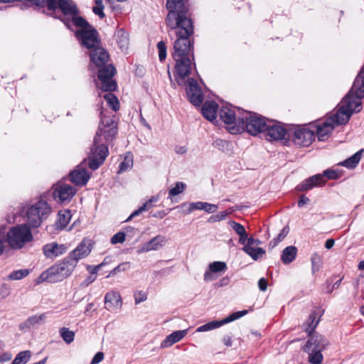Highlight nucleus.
<instances>
[{
	"instance_id": "473e14b6",
	"label": "nucleus",
	"mask_w": 364,
	"mask_h": 364,
	"mask_svg": "<svg viewBox=\"0 0 364 364\" xmlns=\"http://www.w3.org/2000/svg\"><path fill=\"white\" fill-rule=\"evenodd\" d=\"M363 149H360L348 159L339 163L338 164L345 166L348 168H354L358 164L361 159V154L363 152Z\"/></svg>"
},
{
	"instance_id": "393cba45",
	"label": "nucleus",
	"mask_w": 364,
	"mask_h": 364,
	"mask_svg": "<svg viewBox=\"0 0 364 364\" xmlns=\"http://www.w3.org/2000/svg\"><path fill=\"white\" fill-rule=\"evenodd\" d=\"M218 106L215 102H205L201 109L203 116L213 122L216 119Z\"/></svg>"
},
{
	"instance_id": "6ab92c4d",
	"label": "nucleus",
	"mask_w": 364,
	"mask_h": 364,
	"mask_svg": "<svg viewBox=\"0 0 364 364\" xmlns=\"http://www.w3.org/2000/svg\"><path fill=\"white\" fill-rule=\"evenodd\" d=\"M68 247L65 244H58L57 242H51L46 244L43 247L44 255L47 258L54 259L65 252H66Z\"/></svg>"
},
{
	"instance_id": "ddd939ff",
	"label": "nucleus",
	"mask_w": 364,
	"mask_h": 364,
	"mask_svg": "<svg viewBox=\"0 0 364 364\" xmlns=\"http://www.w3.org/2000/svg\"><path fill=\"white\" fill-rule=\"evenodd\" d=\"M247 313V310H242L234 312L221 321H212L199 326L196 329V331L204 332L218 328L224 324L228 323L245 316Z\"/></svg>"
},
{
	"instance_id": "37998d69",
	"label": "nucleus",
	"mask_w": 364,
	"mask_h": 364,
	"mask_svg": "<svg viewBox=\"0 0 364 364\" xmlns=\"http://www.w3.org/2000/svg\"><path fill=\"white\" fill-rule=\"evenodd\" d=\"M289 232V228L288 226H285L283 228V229L281 230L279 234L277 235V237L274 238L270 242H269V247L271 248H274L276 247L280 242H282L288 235Z\"/></svg>"
},
{
	"instance_id": "39448f33",
	"label": "nucleus",
	"mask_w": 364,
	"mask_h": 364,
	"mask_svg": "<svg viewBox=\"0 0 364 364\" xmlns=\"http://www.w3.org/2000/svg\"><path fill=\"white\" fill-rule=\"evenodd\" d=\"M75 260H71L68 256L63 260L43 272L38 279L41 282H48L50 283H57L63 281L68 278L76 267Z\"/></svg>"
},
{
	"instance_id": "58836bf2",
	"label": "nucleus",
	"mask_w": 364,
	"mask_h": 364,
	"mask_svg": "<svg viewBox=\"0 0 364 364\" xmlns=\"http://www.w3.org/2000/svg\"><path fill=\"white\" fill-rule=\"evenodd\" d=\"M104 98L114 111L116 112L119 109V102L114 94L112 92L107 93L104 95Z\"/></svg>"
},
{
	"instance_id": "9d476101",
	"label": "nucleus",
	"mask_w": 364,
	"mask_h": 364,
	"mask_svg": "<svg viewBox=\"0 0 364 364\" xmlns=\"http://www.w3.org/2000/svg\"><path fill=\"white\" fill-rule=\"evenodd\" d=\"M77 190L63 181L55 183L53 187V197L58 203H68L75 195Z\"/></svg>"
},
{
	"instance_id": "0e129e2a",
	"label": "nucleus",
	"mask_w": 364,
	"mask_h": 364,
	"mask_svg": "<svg viewBox=\"0 0 364 364\" xmlns=\"http://www.w3.org/2000/svg\"><path fill=\"white\" fill-rule=\"evenodd\" d=\"M262 244V242L259 239H255L252 237H249L247 242L243 247H253L254 246H257Z\"/></svg>"
},
{
	"instance_id": "774afa93",
	"label": "nucleus",
	"mask_w": 364,
	"mask_h": 364,
	"mask_svg": "<svg viewBox=\"0 0 364 364\" xmlns=\"http://www.w3.org/2000/svg\"><path fill=\"white\" fill-rule=\"evenodd\" d=\"M238 235H239V243L241 245H246V243L247 242V240L249 239L247 232L245 231L243 233H241Z\"/></svg>"
},
{
	"instance_id": "f03ea898",
	"label": "nucleus",
	"mask_w": 364,
	"mask_h": 364,
	"mask_svg": "<svg viewBox=\"0 0 364 364\" xmlns=\"http://www.w3.org/2000/svg\"><path fill=\"white\" fill-rule=\"evenodd\" d=\"M117 123L114 117H101L98 130L94 137L93 145L88 156V166L90 169L93 171L97 169L108 155V148L102 143V136H104L105 142L109 144L117 135Z\"/></svg>"
},
{
	"instance_id": "5fc2aeb1",
	"label": "nucleus",
	"mask_w": 364,
	"mask_h": 364,
	"mask_svg": "<svg viewBox=\"0 0 364 364\" xmlns=\"http://www.w3.org/2000/svg\"><path fill=\"white\" fill-rule=\"evenodd\" d=\"M229 144H230L228 141L220 139H218L213 142V146L215 148L221 151H225V149H228Z\"/></svg>"
},
{
	"instance_id": "a878e982",
	"label": "nucleus",
	"mask_w": 364,
	"mask_h": 364,
	"mask_svg": "<svg viewBox=\"0 0 364 364\" xmlns=\"http://www.w3.org/2000/svg\"><path fill=\"white\" fill-rule=\"evenodd\" d=\"M72 215L70 210H62L58 212V219L55 223V228L58 230H63L68 225Z\"/></svg>"
},
{
	"instance_id": "a18cd8bd",
	"label": "nucleus",
	"mask_w": 364,
	"mask_h": 364,
	"mask_svg": "<svg viewBox=\"0 0 364 364\" xmlns=\"http://www.w3.org/2000/svg\"><path fill=\"white\" fill-rule=\"evenodd\" d=\"M318 175L321 176V177H322V181H321V186H323L326 182V180L325 179V178H327L328 179H330V180H334V179H337L339 178V173L332 169L325 170L323 172V173H321V174L319 173Z\"/></svg>"
},
{
	"instance_id": "de8ad7c7",
	"label": "nucleus",
	"mask_w": 364,
	"mask_h": 364,
	"mask_svg": "<svg viewBox=\"0 0 364 364\" xmlns=\"http://www.w3.org/2000/svg\"><path fill=\"white\" fill-rule=\"evenodd\" d=\"M28 274L29 271L27 269L15 270L8 275V279L10 280H18L26 277Z\"/></svg>"
},
{
	"instance_id": "b1692460",
	"label": "nucleus",
	"mask_w": 364,
	"mask_h": 364,
	"mask_svg": "<svg viewBox=\"0 0 364 364\" xmlns=\"http://www.w3.org/2000/svg\"><path fill=\"white\" fill-rule=\"evenodd\" d=\"M322 177L320 175H314L300 183L296 188L298 191H306L316 186H321Z\"/></svg>"
},
{
	"instance_id": "8fccbe9b",
	"label": "nucleus",
	"mask_w": 364,
	"mask_h": 364,
	"mask_svg": "<svg viewBox=\"0 0 364 364\" xmlns=\"http://www.w3.org/2000/svg\"><path fill=\"white\" fill-rule=\"evenodd\" d=\"M312 272L314 274L318 272L321 264V257L317 253H314L311 257Z\"/></svg>"
},
{
	"instance_id": "4be33fe9",
	"label": "nucleus",
	"mask_w": 364,
	"mask_h": 364,
	"mask_svg": "<svg viewBox=\"0 0 364 364\" xmlns=\"http://www.w3.org/2000/svg\"><path fill=\"white\" fill-rule=\"evenodd\" d=\"M47 313H43L39 315H34L28 317L25 321L21 323L18 325L20 331L23 332L29 331L32 328L36 327L38 325H41L44 323L46 318Z\"/></svg>"
},
{
	"instance_id": "7c9ffc66",
	"label": "nucleus",
	"mask_w": 364,
	"mask_h": 364,
	"mask_svg": "<svg viewBox=\"0 0 364 364\" xmlns=\"http://www.w3.org/2000/svg\"><path fill=\"white\" fill-rule=\"evenodd\" d=\"M187 333V330L176 331L168 335L161 343L162 347L171 346L181 341Z\"/></svg>"
},
{
	"instance_id": "e433bc0d",
	"label": "nucleus",
	"mask_w": 364,
	"mask_h": 364,
	"mask_svg": "<svg viewBox=\"0 0 364 364\" xmlns=\"http://www.w3.org/2000/svg\"><path fill=\"white\" fill-rule=\"evenodd\" d=\"M309 354V362L311 364H321L323 360L321 350H312V351H305Z\"/></svg>"
},
{
	"instance_id": "1a4fd4ad",
	"label": "nucleus",
	"mask_w": 364,
	"mask_h": 364,
	"mask_svg": "<svg viewBox=\"0 0 364 364\" xmlns=\"http://www.w3.org/2000/svg\"><path fill=\"white\" fill-rule=\"evenodd\" d=\"M95 28L92 26L88 29L77 30L75 32L76 38L81 41V44L90 50L101 45V41Z\"/></svg>"
},
{
	"instance_id": "aec40b11",
	"label": "nucleus",
	"mask_w": 364,
	"mask_h": 364,
	"mask_svg": "<svg viewBox=\"0 0 364 364\" xmlns=\"http://www.w3.org/2000/svg\"><path fill=\"white\" fill-rule=\"evenodd\" d=\"M220 119L225 124L230 127L236 126L237 119L242 116L236 115L235 111L232 109L229 105H223L219 111Z\"/></svg>"
},
{
	"instance_id": "f704fd0d",
	"label": "nucleus",
	"mask_w": 364,
	"mask_h": 364,
	"mask_svg": "<svg viewBox=\"0 0 364 364\" xmlns=\"http://www.w3.org/2000/svg\"><path fill=\"white\" fill-rule=\"evenodd\" d=\"M242 250L254 260H257L265 254V250L262 247H243Z\"/></svg>"
},
{
	"instance_id": "680f3d73",
	"label": "nucleus",
	"mask_w": 364,
	"mask_h": 364,
	"mask_svg": "<svg viewBox=\"0 0 364 364\" xmlns=\"http://www.w3.org/2000/svg\"><path fill=\"white\" fill-rule=\"evenodd\" d=\"M218 210V205L215 204H211L209 203H205L204 208L203 210L208 213H215Z\"/></svg>"
},
{
	"instance_id": "13d9d810",
	"label": "nucleus",
	"mask_w": 364,
	"mask_h": 364,
	"mask_svg": "<svg viewBox=\"0 0 364 364\" xmlns=\"http://www.w3.org/2000/svg\"><path fill=\"white\" fill-rule=\"evenodd\" d=\"M135 304H138L142 301H144L147 299L146 294L142 291H137L134 294Z\"/></svg>"
},
{
	"instance_id": "bf43d9fd",
	"label": "nucleus",
	"mask_w": 364,
	"mask_h": 364,
	"mask_svg": "<svg viewBox=\"0 0 364 364\" xmlns=\"http://www.w3.org/2000/svg\"><path fill=\"white\" fill-rule=\"evenodd\" d=\"M10 294V288L7 284L3 283L0 284V298L4 299Z\"/></svg>"
},
{
	"instance_id": "c03bdc74",
	"label": "nucleus",
	"mask_w": 364,
	"mask_h": 364,
	"mask_svg": "<svg viewBox=\"0 0 364 364\" xmlns=\"http://www.w3.org/2000/svg\"><path fill=\"white\" fill-rule=\"evenodd\" d=\"M186 183L183 182H176L175 184V186L171 188L168 191V198H171L173 196H176L183 192V191L186 189Z\"/></svg>"
},
{
	"instance_id": "5701e85b",
	"label": "nucleus",
	"mask_w": 364,
	"mask_h": 364,
	"mask_svg": "<svg viewBox=\"0 0 364 364\" xmlns=\"http://www.w3.org/2000/svg\"><path fill=\"white\" fill-rule=\"evenodd\" d=\"M105 309L109 311H114L122 305L121 296L119 293L109 291L105 296Z\"/></svg>"
},
{
	"instance_id": "4468645a",
	"label": "nucleus",
	"mask_w": 364,
	"mask_h": 364,
	"mask_svg": "<svg viewBox=\"0 0 364 364\" xmlns=\"http://www.w3.org/2000/svg\"><path fill=\"white\" fill-rule=\"evenodd\" d=\"M186 90L190 102L195 106H200L203 101V94L201 88L194 78H188V86Z\"/></svg>"
},
{
	"instance_id": "2f4dec72",
	"label": "nucleus",
	"mask_w": 364,
	"mask_h": 364,
	"mask_svg": "<svg viewBox=\"0 0 364 364\" xmlns=\"http://www.w3.org/2000/svg\"><path fill=\"white\" fill-rule=\"evenodd\" d=\"M297 249L294 246H288L285 247L281 255V260L284 264L292 262L296 257Z\"/></svg>"
},
{
	"instance_id": "f257e3e1",
	"label": "nucleus",
	"mask_w": 364,
	"mask_h": 364,
	"mask_svg": "<svg viewBox=\"0 0 364 364\" xmlns=\"http://www.w3.org/2000/svg\"><path fill=\"white\" fill-rule=\"evenodd\" d=\"M166 26L174 32L177 37L173 43L172 57L176 61L175 69L177 76L175 80L179 86L184 84L186 77L191 74V63L194 67V39L192 37L194 28L191 16L166 18Z\"/></svg>"
},
{
	"instance_id": "c756f323",
	"label": "nucleus",
	"mask_w": 364,
	"mask_h": 364,
	"mask_svg": "<svg viewBox=\"0 0 364 364\" xmlns=\"http://www.w3.org/2000/svg\"><path fill=\"white\" fill-rule=\"evenodd\" d=\"M117 43L122 51L128 48L129 46V34L123 28L117 29L114 33Z\"/></svg>"
},
{
	"instance_id": "72a5a7b5",
	"label": "nucleus",
	"mask_w": 364,
	"mask_h": 364,
	"mask_svg": "<svg viewBox=\"0 0 364 364\" xmlns=\"http://www.w3.org/2000/svg\"><path fill=\"white\" fill-rule=\"evenodd\" d=\"M116 73V69L113 65L105 64L99 68L97 77L99 80L112 78Z\"/></svg>"
},
{
	"instance_id": "a19ab883",
	"label": "nucleus",
	"mask_w": 364,
	"mask_h": 364,
	"mask_svg": "<svg viewBox=\"0 0 364 364\" xmlns=\"http://www.w3.org/2000/svg\"><path fill=\"white\" fill-rule=\"evenodd\" d=\"M102 84L101 89L105 92H112L117 89V82L112 78L100 80Z\"/></svg>"
},
{
	"instance_id": "c9c22d12",
	"label": "nucleus",
	"mask_w": 364,
	"mask_h": 364,
	"mask_svg": "<svg viewBox=\"0 0 364 364\" xmlns=\"http://www.w3.org/2000/svg\"><path fill=\"white\" fill-rule=\"evenodd\" d=\"M60 4V0H46L45 6H46L48 11H49L46 14L53 18H58V16L56 15V10L59 9L58 5ZM43 13L46 14V11H43Z\"/></svg>"
},
{
	"instance_id": "ea45409f",
	"label": "nucleus",
	"mask_w": 364,
	"mask_h": 364,
	"mask_svg": "<svg viewBox=\"0 0 364 364\" xmlns=\"http://www.w3.org/2000/svg\"><path fill=\"white\" fill-rule=\"evenodd\" d=\"M72 21L75 26L80 28V30L88 29L92 26L85 18L77 15L72 16Z\"/></svg>"
},
{
	"instance_id": "052dcab7",
	"label": "nucleus",
	"mask_w": 364,
	"mask_h": 364,
	"mask_svg": "<svg viewBox=\"0 0 364 364\" xmlns=\"http://www.w3.org/2000/svg\"><path fill=\"white\" fill-rule=\"evenodd\" d=\"M205 202H196V203H191L189 204V208L188 210V213H190L194 210H203V208H204Z\"/></svg>"
},
{
	"instance_id": "412c9836",
	"label": "nucleus",
	"mask_w": 364,
	"mask_h": 364,
	"mask_svg": "<svg viewBox=\"0 0 364 364\" xmlns=\"http://www.w3.org/2000/svg\"><path fill=\"white\" fill-rule=\"evenodd\" d=\"M312 128L315 130V135L316 134L318 139L324 141L329 138L334 126L326 119L319 124L312 125Z\"/></svg>"
},
{
	"instance_id": "338daca9",
	"label": "nucleus",
	"mask_w": 364,
	"mask_h": 364,
	"mask_svg": "<svg viewBox=\"0 0 364 364\" xmlns=\"http://www.w3.org/2000/svg\"><path fill=\"white\" fill-rule=\"evenodd\" d=\"M268 282L264 278H260L258 281V287L260 291H265L267 289Z\"/></svg>"
},
{
	"instance_id": "cd10ccee",
	"label": "nucleus",
	"mask_w": 364,
	"mask_h": 364,
	"mask_svg": "<svg viewBox=\"0 0 364 364\" xmlns=\"http://www.w3.org/2000/svg\"><path fill=\"white\" fill-rule=\"evenodd\" d=\"M166 242L165 237L162 235H157L150 240L149 242L144 243L142 246L141 251L149 252L151 250H156L159 247L164 245Z\"/></svg>"
},
{
	"instance_id": "864d4df0",
	"label": "nucleus",
	"mask_w": 364,
	"mask_h": 364,
	"mask_svg": "<svg viewBox=\"0 0 364 364\" xmlns=\"http://www.w3.org/2000/svg\"><path fill=\"white\" fill-rule=\"evenodd\" d=\"M156 46L159 50V60L162 62L166 59L167 55L166 43L164 41H161L157 43Z\"/></svg>"
},
{
	"instance_id": "f8f14e48",
	"label": "nucleus",
	"mask_w": 364,
	"mask_h": 364,
	"mask_svg": "<svg viewBox=\"0 0 364 364\" xmlns=\"http://www.w3.org/2000/svg\"><path fill=\"white\" fill-rule=\"evenodd\" d=\"M264 133L267 140L270 141L283 139L286 134H288L289 137L291 136V132H287L279 122L269 119Z\"/></svg>"
},
{
	"instance_id": "6e6552de",
	"label": "nucleus",
	"mask_w": 364,
	"mask_h": 364,
	"mask_svg": "<svg viewBox=\"0 0 364 364\" xmlns=\"http://www.w3.org/2000/svg\"><path fill=\"white\" fill-rule=\"evenodd\" d=\"M292 138L295 144L309 146L315 140V130L313 129L312 125L296 126L292 132Z\"/></svg>"
},
{
	"instance_id": "bb28decb",
	"label": "nucleus",
	"mask_w": 364,
	"mask_h": 364,
	"mask_svg": "<svg viewBox=\"0 0 364 364\" xmlns=\"http://www.w3.org/2000/svg\"><path fill=\"white\" fill-rule=\"evenodd\" d=\"M318 313L314 311L309 316L307 321L303 324V330L307 333L308 336L316 333L315 329L319 323V318H317Z\"/></svg>"
},
{
	"instance_id": "f3484780",
	"label": "nucleus",
	"mask_w": 364,
	"mask_h": 364,
	"mask_svg": "<svg viewBox=\"0 0 364 364\" xmlns=\"http://www.w3.org/2000/svg\"><path fill=\"white\" fill-rule=\"evenodd\" d=\"M92 246L90 240H83L75 250L68 255L71 260H75L76 264L81 259L86 257L90 253Z\"/></svg>"
},
{
	"instance_id": "4d7b16f0",
	"label": "nucleus",
	"mask_w": 364,
	"mask_h": 364,
	"mask_svg": "<svg viewBox=\"0 0 364 364\" xmlns=\"http://www.w3.org/2000/svg\"><path fill=\"white\" fill-rule=\"evenodd\" d=\"M229 224H230V227L232 228V229L236 232L237 235H240L246 231L245 227L242 225H241L240 223H238L234 220H230L229 222Z\"/></svg>"
},
{
	"instance_id": "0eeeda50",
	"label": "nucleus",
	"mask_w": 364,
	"mask_h": 364,
	"mask_svg": "<svg viewBox=\"0 0 364 364\" xmlns=\"http://www.w3.org/2000/svg\"><path fill=\"white\" fill-rule=\"evenodd\" d=\"M31 229L26 223L11 228L7 233L9 245L14 249H20L26 242H31L33 240Z\"/></svg>"
},
{
	"instance_id": "09e8293b",
	"label": "nucleus",
	"mask_w": 364,
	"mask_h": 364,
	"mask_svg": "<svg viewBox=\"0 0 364 364\" xmlns=\"http://www.w3.org/2000/svg\"><path fill=\"white\" fill-rule=\"evenodd\" d=\"M209 269L214 273L224 272L227 269V264L224 262H213L209 264Z\"/></svg>"
},
{
	"instance_id": "9b49d317",
	"label": "nucleus",
	"mask_w": 364,
	"mask_h": 364,
	"mask_svg": "<svg viewBox=\"0 0 364 364\" xmlns=\"http://www.w3.org/2000/svg\"><path fill=\"white\" fill-rule=\"evenodd\" d=\"M166 9L168 14L166 18L191 16L189 12L188 0H167Z\"/></svg>"
},
{
	"instance_id": "2eb2a0df",
	"label": "nucleus",
	"mask_w": 364,
	"mask_h": 364,
	"mask_svg": "<svg viewBox=\"0 0 364 364\" xmlns=\"http://www.w3.org/2000/svg\"><path fill=\"white\" fill-rule=\"evenodd\" d=\"M308 337L309 339L303 347L304 351H312V350L323 351L329 344L328 340L318 333L309 335Z\"/></svg>"
},
{
	"instance_id": "603ef678",
	"label": "nucleus",
	"mask_w": 364,
	"mask_h": 364,
	"mask_svg": "<svg viewBox=\"0 0 364 364\" xmlns=\"http://www.w3.org/2000/svg\"><path fill=\"white\" fill-rule=\"evenodd\" d=\"M95 6L92 8V11L95 14L97 15L100 18H103L105 14L103 12L104 5L102 0H95Z\"/></svg>"
},
{
	"instance_id": "49530a36",
	"label": "nucleus",
	"mask_w": 364,
	"mask_h": 364,
	"mask_svg": "<svg viewBox=\"0 0 364 364\" xmlns=\"http://www.w3.org/2000/svg\"><path fill=\"white\" fill-rule=\"evenodd\" d=\"M60 334L66 343L69 344L74 341L75 333L73 331H70L68 328L63 327L60 328Z\"/></svg>"
},
{
	"instance_id": "79ce46f5",
	"label": "nucleus",
	"mask_w": 364,
	"mask_h": 364,
	"mask_svg": "<svg viewBox=\"0 0 364 364\" xmlns=\"http://www.w3.org/2000/svg\"><path fill=\"white\" fill-rule=\"evenodd\" d=\"M31 355L30 350L21 351L16 355L11 364H25L29 360Z\"/></svg>"
},
{
	"instance_id": "e2e57ef3",
	"label": "nucleus",
	"mask_w": 364,
	"mask_h": 364,
	"mask_svg": "<svg viewBox=\"0 0 364 364\" xmlns=\"http://www.w3.org/2000/svg\"><path fill=\"white\" fill-rule=\"evenodd\" d=\"M149 209V203H145L143 205H141L140 208H139L137 210H134L131 214V218H134L137 215H139L140 213H141L144 211H146Z\"/></svg>"
},
{
	"instance_id": "dca6fc26",
	"label": "nucleus",
	"mask_w": 364,
	"mask_h": 364,
	"mask_svg": "<svg viewBox=\"0 0 364 364\" xmlns=\"http://www.w3.org/2000/svg\"><path fill=\"white\" fill-rule=\"evenodd\" d=\"M89 55L91 65H95L97 68L107 64L109 59V53L101 45L90 50Z\"/></svg>"
},
{
	"instance_id": "3c124183",
	"label": "nucleus",
	"mask_w": 364,
	"mask_h": 364,
	"mask_svg": "<svg viewBox=\"0 0 364 364\" xmlns=\"http://www.w3.org/2000/svg\"><path fill=\"white\" fill-rule=\"evenodd\" d=\"M130 268L129 262H122L111 270L107 277H112L121 272H125Z\"/></svg>"
},
{
	"instance_id": "6e6d98bb",
	"label": "nucleus",
	"mask_w": 364,
	"mask_h": 364,
	"mask_svg": "<svg viewBox=\"0 0 364 364\" xmlns=\"http://www.w3.org/2000/svg\"><path fill=\"white\" fill-rule=\"evenodd\" d=\"M126 240V235L124 232H118L114 234L111 238V243L116 245L118 243H123Z\"/></svg>"
},
{
	"instance_id": "423d86ee",
	"label": "nucleus",
	"mask_w": 364,
	"mask_h": 364,
	"mask_svg": "<svg viewBox=\"0 0 364 364\" xmlns=\"http://www.w3.org/2000/svg\"><path fill=\"white\" fill-rule=\"evenodd\" d=\"M51 212L50 205L46 201L40 199L35 203L28 205L25 210L26 224L31 228H38L48 218Z\"/></svg>"
},
{
	"instance_id": "7ed1b4c3",
	"label": "nucleus",
	"mask_w": 364,
	"mask_h": 364,
	"mask_svg": "<svg viewBox=\"0 0 364 364\" xmlns=\"http://www.w3.org/2000/svg\"><path fill=\"white\" fill-rule=\"evenodd\" d=\"M364 97V68L358 73L353 86L343 98L336 113L330 116L327 120L333 126L346 124L353 112H359L361 109V99Z\"/></svg>"
},
{
	"instance_id": "20e7f679",
	"label": "nucleus",
	"mask_w": 364,
	"mask_h": 364,
	"mask_svg": "<svg viewBox=\"0 0 364 364\" xmlns=\"http://www.w3.org/2000/svg\"><path fill=\"white\" fill-rule=\"evenodd\" d=\"M242 117L237 119L236 126L230 127L232 134L247 132L252 136L264 133L268 123V118L254 112L243 110Z\"/></svg>"
},
{
	"instance_id": "c85d7f7f",
	"label": "nucleus",
	"mask_w": 364,
	"mask_h": 364,
	"mask_svg": "<svg viewBox=\"0 0 364 364\" xmlns=\"http://www.w3.org/2000/svg\"><path fill=\"white\" fill-rule=\"evenodd\" d=\"M59 9L65 15H77L79 10L76 4L71 0H60V4L58 5Z\"/></svg>"
},
{
	"instance_id": "4c0bfd02",
	"label": "nucleus",
	"mask_w": 364,
	"mask_h": 364,
	"mask_svg": "<svg viewBox=\"0 0 364 364\" xmlns=\"http://www.w3.org/2000/svg\"><path fill=\"white\" fill-rule=\"evenodd\" d=\"M133 166V156L130 153H127L123 161H122L119 164V172H124L128 170H130Z\"/></svg>"
},
{
	"instance_id": "69168bd1",
	"label": "nucleus",
	"mask_w": 364,
	"mask_h": 364,
	"mask_svg": "<svg viewBox=\"0 0 364 364\" xmlns=\"http://www.w3.org/2000/svg\"><path fill=\"white\" fill-rule=\"evenodd\" d=\"M104 359V353L97 352L93 357L90 364H98Z\"/></svg>"
},
{
	"instance_id": "a211bd4d",
	"label": "nucleus",
	"mask_w": 364,
	"mask_h": 364,
	"mask_svg": "<svg viewBox=\"0 0 364 364\" xmlns=\"http://www.w3.org/2000/svg\"><path fill=\"white\" fill-rule=\"evenodd\" d=\"M69 178L75 186H82L89 181L90 174L85 166L79 165L70 173Z\"/></svg>"
}]
</instances>
